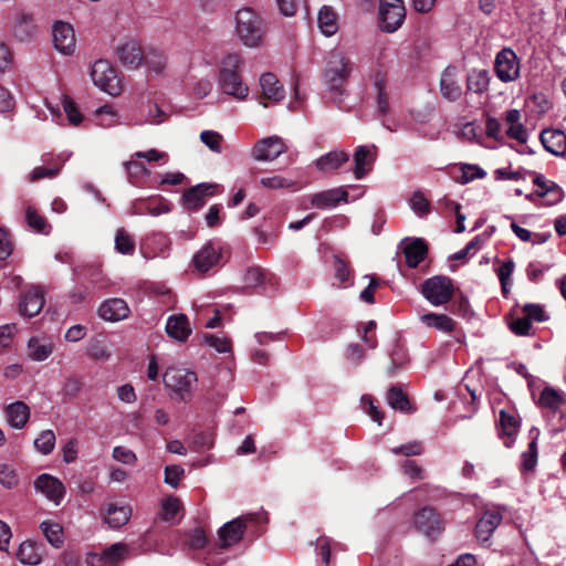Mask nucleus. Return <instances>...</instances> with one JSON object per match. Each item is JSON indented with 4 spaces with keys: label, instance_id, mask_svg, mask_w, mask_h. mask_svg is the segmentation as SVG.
<instances>
[{
    "label": "nucleus",
    "instance_id": "nucleus-24",
    "mask_svg": "<svg viewBox=\"0 0 566 566\" xmlns=\"http://www.w3.org/2000/svg\"><path fill=\"white\" fill-rule=\"evenodd\" d=\"M192 332L189 319L185 314L170 315L166 322L167 335L176 342L184 343Z\"/></svg>",
    "mask_w": 566,
    "mask_h": 566
},
{
    "label": "nucleus",
    "instance_id": "nucleus-12",
    "mask_svg": "<svg viewBox=\"0 0 566 566\" xmlns=\"http://www.w3.org/2000/svg\"><path fill=\"white\" fill-rule=\"evenodd\" d=\"M416 528L427 537L434 538L444 530L441 515L431 506H424L415 515Z\"/></svg>",
    "mask_w": 566,
    "mask_h": 566
},
{
    "label": "nucleus",
    "instance_id": "nucleus-44",
    "mask_svg": "<svg viewBox=\"0 0 566 566\" xmlns=\"http://www.w3.org/2000/svg\"><path fill=\"white\" fill-rule=\"evenodd\" d=\"M409 207L418 218H427L431 211V203L423 191L416 190L409 198Z\"/></svg>",
    "mask_w": 566,
    "mask_h": 566
},
{
    "label": "nucleus",
    "instance_id": "nucleus-27",
    "mask_svg": "<svg viewBox=\"0 0 566 566\" xmlns=\"http://www.w3.org/2000/svg\"><path fill=\"white\" fill-rule=\"evenodd\" d=\"M11 30L13 35L20 41L30 39L35 32L33 15L25 11L15 12Z\"/></svg>",
    "mask_w": 566,
    "mask_h": 566
},
{
    "label": "nucleus",
    "instance_id": "nucleus-47",
    "mask_svg": "<svg viewBox=\"0 0 566 566\" xmlns=\"http://www.w3.org/2000/svg\"><path fill=\"white\" fill-rule=\"evenodd\" d=\"M563 395L552 387H546L541 392L538 405L543 408L557 410L563 403Z\"/></svg>",
    "mask_w": 566,
    "mask_h": 566
},
{
    "label": "nucleus",
    "instance_id": "nucleus-7",
    "mask_svg": "<svg viewBox=\"0 0 566 566\" xmlns=\"http://www.w3.org/2000/svg\"><path fill=\"white\" fill-rule=\"evenodd\" d=\"M91 78L101 91L117 96L123 86L117 70L106 60H97L91 67Z\"/></svg>",
    "mask_w": 566,
    "mask_h": 566
},
{
    "label": "nucleus",
    "instance_id": "nucleus-9",
    "mask_svg": "<svg viewBox=\"0 0 566 566\" xmlns=\"http://www.w3.org/2000/svg\"><path fill=\"white\" fill-rule=\"evenodd\" d=\"M406 18V10L402 0H380L379 25L385 32L397 31Z\"/></svg>",
    "mask_w": 566,
    "mask_h": 566
},
{
    "label": "nucleus",
    "instance_id": "nucleus-22",
    "mask_svg": "<svg viewBox=\"0 0 566 566\" xmlns=\"http://www.w3.org/2000/svg\"><path fill=\"white\" fill-rule=\"evenodd\" d=\"M440 92L442 96L450 101H457L462 94V88L459 81V72L453 66H448L441 74Z\"/></svg>",
    "mask_w": 566,
    "mask_h": 566
},
{
    "label": "nucleus",
    "instance_id": "nucleus-45",
    "mask_svg": "<svg viewBox=\"0 0 566 566\" xmlns=\"http://www.w3.org/2000/svg\"><path fill=\"white\" fill-rule=\"evenodd\" d=\"M94 116L96 125L104 128H111L120 124L117 112L109 105L98 107Z\"/></svg>",
    "mask_w": 566,
    "mask_h": 566
},
{
    "label": "nucleus",
    "instance_id": "nucleus-54",
    "mask_svg": "<svg viewBox=\"0 0 566 566\" xmlns=\"http://www.w3.org/2000/svg\"><path fill=\"white\" fill-rule=\"evenodd\" d=\"M199 137L201 143L211 151L216 154L222 153L223 136L220 133L216 130H202Z\"/></svg>",
    "mask_w": 566,
    "mask_h": 566
},
{
    "label": "nucleus",
    "instance_id": "nucleus-46",
    "mask_svg": "<svg viewBox=\"0 0 566 566\" xmlns=\"http://www.w3.org/2000/svg\"><path fill=\"white\" fill-rule=\"evenodd\" d=\"M388 405L401 412H409L411 407L407 395L398 386L391 387L387 392Z\"/></svg>",
    "mask_w": 566,
    "mask_h": 566
},
{
    "label": "nucleus",
    "instance_id": "nucleus-4",
    "mask_svg": "<svg viewBox=\"0 0 566 566\" xmlns=\"http://www.w3.org/2000/svg\"><path fill=\"white\" fill-rule=\"evenodd\" d=\"M353 71V63L340 51L329 53L327 65L324 71V83L333 93L343 94V85L346 83Z\"/></svg>",
    "mask_w": 566,
    "mask_h": 566
},
{
    "label": "nucleus",
    "instance_id": "nucleus-39",
    "mask_svg": "<svg viewBox=\"0 0 566 566\" xmlns=\"http://www.w3.org/2000/svg\"><path fill=\"white\" fill-rule=\"evenodd\" d=\"M71 156H72L71 151H62V153L57 154L56 157H54L59 161L57 166H55V167H48V166L46 167L45 166L35 167L29 176V181L34 182L42 178H53V177L57 176L59 172L61 171L63 165L71 158Z\"/></svg>",
    "mask_w": 566,
    "mask_h": 566
},
{
    "label": "nucleus",
    "instance_id": "nucleus-63",
    "mask_svg": "<svg viewBox=\"0 0 566 566\" xmlns=\"http://www.w3.org/2000/svg\"><path fill=\"white\" fill-rule=\"evenodd\" d=\"M112 457L114 460L127 465H134L137 462L135 452L122 446H117L113 449Z\"/></svg>",
    "mask_w": 566,
    "mask_h": 566
},
{
    "label": "nucleus",
    "instance_id": "nucleus-30",
    "mask_svg": "<svg viewBox=\"0 0 566 566\" xmlns=\"http://www.w3.org/2000/svg\"><path fill=\"white\" fill-rule=\"evenodd\" d=\"M169 211L168 203L161 199H150L144 200L139 199L133 203L132 213L133 214H150L154 217L160 216L163 213H167Z\"/></svg>",
    "mask_w": 566,
    "mask_h": 566
},
{
    "label": "nucleus",
    "instance_id": "nucleus-57",
    "mask_svg": "<svg viewBox=\"0 0 566 566\" xmlns=\"http://www.w3.org/2000/svg\"><path fill=\"white\" fill-rule=\"evenodd\" d=\"M260 184L268 189H284L292 188L295 186V181L280 175H273L269 177H262Z\"/></svg>",
    "mask_w": 566,
    "mask_h": 566
},
{
    "label": "nucleus",
    "instance_id": "nucleus-19",
    "mask_svg": "<svg viewBox=\"0 0 566 566\" xmlns=\"http://www.w3.org/2000/svg\"><path fill=\"white\" fill-rule=\"evenodd\" d=\"M503 514L500 506H494L484 511L475 525V536L480 541H488L494 531L500 526Z\"/></svg>",
    "mask_w": 566,
    "mask_h": 566
},
{
    "label": "nucleus",
    "instance_id": "nucleus-50",
    "mask_svg": "<svg viewBox=\"0 0 566 566\" xmlns=\"http://www.w3.org/2000/svg\"><path fill=\"white\" fill-rule=\"evenodd\" d=\"M468 91L483 93L489 86V76L485 71H472L468 76Z\"/></svg>",
    "mask_w": 566,
    "mask_h": 566
},
{
    "label": "nucleus",
    "instance_id": "nucleus-11",
    "mask_svg": "<svg viewBox=\"0 0 566 566\" xmlns=\"http://www.w3.org/2000/svg\"><path fill=\"white\" fill-rule=\"evenodd\" d=\"M494 72L504 83L513 82L520 76V61L512 49L505 48L496 54Z\"/></svg>",
    "mask_w": 566,
    "mask_h": 566
},
{
    "label": "nucleus",
    "instance_id": "nucleus-62",
    "mask_svg": "<svg viewBox=\"0 0 566 566\" xmlns=\"http://www.w3.org/2000/svg\"><path fill=\"white\" fill-rule=\"evenodd\" d=\"M523 313L532 322H545L548 316L544 307L539 304L527 303L523 306Z\"/></svg>",
    "mask_w": 566,
    "mask_h": 566
},
{
    "label": "nucleus",
    "instance_id": "nucleus-51",
    "mask_svg": "<svg viewBox=\"0 0 566 566\" xmlns=\"http://www.w3.org/2000/svg\"><path fill=\"white\" fill-rule=\"evenodd\" d=\"M25 220L28 222V226L32 228L34 231L45 234L50 232L51 226L41 214L38 213V211L34 208H27Z\"/></svg>",
    "mask_w": 566,
    "mask_h": 566
},
{
    "label": "nucleus",
    "instance_id": "nucleus-60",
    "mask_svg": "<svg viewBox=\"0 0 566 566\" xmlns=\"http://www.w3.org/2000/svg\"><path fill=\"white\" fill-rule=\"evenodd\" d=\"M361 409L371 418L373 421L377 422L379 426L382 422L384 415L379 410L377 406L374 405V400L371 396L364 395L360 398Z\"/></svg>",
    "mask_w": 566,
    "mask_h": 566
},
{
    "label": "nucleus",
    "instance_id": "nucleus-25",
    "mask_svg": "<svg viewBox=\"0 0 566 566\" xmlns=\"http://www.w3.org/2000/svg\"><path fill=\"white\" fill-rule=\"evenodd\" d=\"M376 147L360 145L354 153V175L356 179L364 178L370 170L375 160Z\"/></svg>",
    "mask_w": 566,
    "mask_h": 566
},
{
    "label": "nucleus",
    "instance_id": "nucleus-17",
    "mask_svg": "<svg viewBox=\"0 0 566 566\" xmlns=\"http://www.w3.org/2000/svg\"><path fill=\"white\" fill-rule=\"evenodd\" d=\"M34 488L56 505L61 503L65 495L63 483L48 473H43L35 479Z\"/></svg>",
    "mask_w": 566,
    "mask_h": 566
},
{
    "label": "nucleus",
    "instance_id": "nucleus-28",
    "mask_svg": "<svg viewBox=\"0 0 566 566\" xmlns=\"http://www.w3.org/2000/svg\"><path fill=\"white\" fill-rule=\"evenodd\" d=\"M349 160V155L345 150H332L315 160V167L322 172H331L340 168Z\"/></svg>",
    "mask_w": 566,
    "mask_h": 566
},
{
    "label": "nucleus",
    "instance_id": "nucleus-59",
    "mask_svg": "<svg viewBox=\"0 0 566 566\" xmlns=\"http://www.w3.org/2000/svg\"><path fill=\"white\" fill-rule=\"evenodd\" d=\"M514 268L515 264L513 260H507L503 262L497 270V276L504 295L509 293V285L511 284V276L513 274Z\"/></svg>",
    "mask_w": 566,
    "mask_h": 566
},
{
    "label": "nucleus",
    "instance_id": "nucleus-38",
    "mask_svg": "<svg viewBox=\"0 0 566 566\" xmlns=\"http://www.w3.org/2000/svg\"><path fill=\"white\" fill-rule=\"evenodd\" d=\"M534 185L537 187L536 195L538 197L548 198V203L554 205L562 200V189L554 182L546 180L542 175L534 178Z\"/></svg>",
    "mask_w": 566,
    "mask_h": 566
},
{
    "label": "nucleus",
    "instance_id": "nucleus-29",
    "mask_svg": "<svg viewBox=\"0 0 566 566\" xmlns=\"http://www.w3.org/2000/svg\"><path fill=\"white\" fill-rule=\"evenodd\" d=\"M167 113L156 103L148 102L139 108V115L135 119L137 125H159L167 119Z\"/></svg>",
    "mask_w": 566,
    "mask_h": 566
},
{
    "label": "nucleus",
    "instance_id": "nucleus-43",
    "mask_svg": "<svg viewBox=\"0 0 566 566\" xmlns=\"http://www.w3.org/2000/svg\"><path fill=\"white\" fill-rule=\"evenodd\" d=\"M129 548L124 543H115L103 549L107 566H116L128 556Z\"/></svg>",
    "mask_w": 566,
    "mask_h": 566
},
{
    "label": "nucleus",
    "instance_id": "nucleus-14",
    "mask_svg": "<svg viewBox=\"0 0 566 566\" xmlns=\"http://www.w3.org/2000/svg\"><path fill=\"white\" fill-rule=\"evenodd\" d=\"M53 45L63 55H72L76 49V38L72 24L55 21L52 25Z\"/></svg>",
    "mask_w": 566,
    "mask_h": 566
},
{
    "label": "nucleus",
    "instance_id": "nucleus-26",
    "mask_svg": "<svg viewBox=\"0 0 566 566\" xmlns=\"http://www.w3.org/2000/svg\"><path fill=\"white\" fill-rule=\"evenodd\" d=\"M544 148L555 155L564 156L566 153V134L559 129H544L539 135Z\"/></svg>",
    "mask_w": 566,
    "mask_h": 566
},
{
    "label": "nucleus",
    "instance_id": "nucleus-10",
    "mask_svg": "<svg viewBox=\"0 0 566 566\" xmlns=\"http://www.w3.org/2000/svg\"><path fill=\"white\" fill-rule=\"evenodd\" d=\"M223 247L219 241L207 242L192 258L195 269L206 273L222 263Z\"/></svg>",
    "mask_w": 566,
    "mask_h": 566
},
{
    "label": "nucleus",
    "instance_id": "nucleus-6",
    "mask_svg": "<svg viewBox=\"0 0 566 566\" xmlns=\"http://www.w3.org/2000/svg\"><path fill=\"white\" fill-rule=\"evenodd\" d=\"M371 91L376 104L377 116L381 118L382 124L387 129L396 132V127H391L386 123V117L390 113V90L388 73L385 70L378 69L373 74Z\"/></svg>",
    "mask_w": 566,
    "mask_h": 566
},
{
    "label": "nucleus",
    "instance_id": "nucleus-15",
    "mask_svg": "<svg viewBox=\"0 0 566 566\" xmlns=\"http://www.w3.org/2000/svg\"><path fill=\"white\" fill-rule=\"evenodd\" d=\"M258 518V514H248L243 517H237L226 523L218 532L221 547L227 548L239 543L247 527L245 521H253Z\"/></svg>",
    "mask_w": 566,
    "mask_h": 566
},
{
    "label": "nucleus",
    "instance_id": "nucleus-41",
    "mask_svg": "<svg viewBox=\"0 0 566 566\" xmlns=\"http://www.w3.org/2000/svg\"><path fill=\"white\" fill-rule=\"evenodd\" d=\"M40 528L45 536L46 541L56 548H60L64 543V534L62 526L52 521H44L40 524Z\"/></svg>",
    "mask_w": 566,
    "mask_h": 566
},
{
    "label": "nucleus",
    "instance_id": "nucleus-13",
    "mask_svg": "<svg viewBox=\"0 0 566 566\" xmlns=\"http://www.w3.org/2000/svg\"><path fill=\"white\" fill-rule=\"evenodd\" d=\"M286 150L283 138L274 135L258 140L251 150V157L256 161H273Z\"/></svg>",
    "mask_w": 566,
    "mask_h": 566
},
{
    "label": "nucleus",
    "instance_id": "nucleus-61",
    "mask_svg": "<svg viewBox=\"0 0 566 566\" xmlns=\"http://www.w3.org/2000/svg\"><path fill=\"white\" fill-rule=\"evenodd\" d=\"M63 109L66 114L67 120L71 125L77 126L82 123V115L78 112L75 103L69 96H64L62 99Z\"/></svg>",
    "mask_w": 566,
    "mask_h": 566
},
{
    "label": "nucleus",
    "instance_id": "nucleus-42",
    "mask_svg": "<svg viewBox=\"0 0 566 566\" xmlns=\"http://www.w3.org/2000/svg\"><path fill=\"white\" fill-rule=\"evenodd\" d=\"M518 422L515 417L502 410L500 412V433L506 436L504 444L511 447L514 441V436L517 433Z\"/></svg>",
    "mask_w": 566,
    "mask_h": 566
},
{
    "label": "nucleus",
    "instance_id": "nucleus-23",
    "mask_svg": "<svg viewBox=\"0 0 566 566\" xmlns=\"http://www.w3.org/2000/svg\"><path fill=\"white\" fill-rule=\"evenodd\" d=\"M28 357L33 361H44L54 352V343L48 336H32L27 343Z\"/></svg>",
    "mask_w": 566,
    "mask_h": 566
},
{
    "label": "nucleus",
    "instance_id": "nucleus-48",
    "mask_svg": "<svg viewBox=\"0 0 566 566\" xmlns=\"http://www.w3.org/2000/svg\"><path fill=\"white\" fill-rule=\"evenodd\" d=\"M143 62L149 69V71L159 74L166 67L167 59L161 51L150 50L144 54Z\"/></svg>",
    "mask_w": 566,
    "mask_h": 566
},
{
    "label": "nucleus",
    "instance_id": "nucleus-52",
    "mask_svg": "<svg viewBox=\"0 0 566 566\" xmlns=\"http://www.w3.org/2000/svg\"><path fill=\"white\" fill-rule=\"evenodd\" d=\"M485 175V171L478 165L461 164L460 176L457 178V181L465 185L470 181H473L474 179L484 178Z\"/></svg>",
    "mask_w": 566,
    "mask_h": 566
},
{
    "label": "nucleus",
    "instance_id": "nucleus-49",
    "mask_svg": "<svg viewBox=\"0 0 566 566\" xmlns=\"http://www.w3.org/2000/svg\"><path fill=\"white\" fill-rule=\"evenodd\" d=\"M537 436L538 431H536L535 436L533 437L532 441L528 443L527 450L524 451L521 455L522 460V469L524 471H533L537 464Z\"/></svg>",
    "mask_w": 566,
    "mask_h": 566
},
{
    "label": "nucleus",
    "instance_id": "nucleus-32",
    "mask_svg": "<svg viewBox=\"0 0 566 566\" xmlns=\"http://www.w3.org/2000/svg\"><path fill=\"white\" fill-rule=\"evenodd\" d=\"M260 86L265 98L279 102L284 98L283 85L273 73H264L260 77Z\"/></svg>",
    "mask_w": 566,
    "mask_h": 566
},
{
    "label": "nucleus",
    "instance_id": "nucleus-64",
    "mask_svg": "<svg viewBox=\"0 0 566 566\" xmlns=\"http://www.w3.org/2000/svg\"><path fill=\"white\" fill-rule=\"evenodd\" d=\"M124 166L132 184H137L140 177L149 174L143 164L135 160L126 161Z\"/></svg>",
    "mask_w": 566,
    "mask_h": 566
},
{
    "label": "nucleus",
    "instance_id": "nucleus-34",
    "mask_svg": "<svg viewBox=\"0 0 566 566\" xmlns=\"http://www.w3.org/2000/svg\"><path fill=\"white\" fill-rule=\"evenodd\" d=\"M428 248L426 242L418 238L408 242L403 248L406 263L409 268H417L426 258Z\"/></svg>",
    "mask_w": 566,
    "mask_h": 566
},
{
    "label": "nucleus",
    "instance_id": "nucleus-8",
    "mask_svg": "<svg viewBox=\"0 0 566 566\" xmlns=\"http://www.w3.org/2000/svg\"><path fill=\"white\" fill-rule=\"evenodd\" d=\"M454 292L452 280L448 276L437 275L427 279L421 285L423 297L432 305L440 306L448 303Z\"/></svg>",
    "mask_w": 566,
    "mask_h": 566
},
{
    "label": "nucleus",
    "instance_id": "nucleus-5",
    "mask_svg": "<svg viewBox=\"0 0 566 566\" xmlns=\"http://www.w3.org/2000/svg\"><path fill=\"white\" fill-rule=\"evenodd\" d=\"M163 381L166 388L174 392L179 400L189 401L198 377L192 370L171 367L165 371Z\"/></svg>",
    "mask_w": 566,
    "mask_h": 566
},
{
    "label": "nucleus",
    "instance_id": "nucleus-31",
    "mask_svg": "<svg viewBox=\"0 0 566 566\" xmlns=\"http://www.w3.org/2000/svg\"><path fill=\"white\" fill-rule=\"evenodd\" d=\"M132 509L128 505H118L117 503H109L105 512V523L113 528L124 526L130 518Z\"/></svg>",
    "mask_w": 566,
    "mask_h": 566
},
{
    "label": "nucleus",
    "instance_id": "nucleus-3",
    "mask_svg": "<svg viewBox=\"0 0 566 566\" xmlns=\"http://www.w3.org/2000/svg\"><path fill=\"white\" fill-rule=\"evenodd\" d=\"M364 192V187L358 185L336 187L312 195L310 203L316 209H334L342 202L348 203L359 199Z\"/></svg>",
    "mask_w": 566,
    "mask_h": 566
},
{
    "label": "nucleus",
    "instance_id": "nucleus-40",
    "mask_svg": "<svg viewBox=\"0 0 566 566\" xmlns=\"http://www.w3.org/2000/svg\"><path fill=\"white\" fill-rule=\"evenodd\" d=\"M317 25L325 36H332L338 31L337 14L332 7L324 6L321 8Z\"/></svg>",
    "mask_w": 566,
    "mask_h": 566
},
{
    "label": "nucleus",
    "instance_id": "nucleus-36",
    "mask_svg": "<svg viewBox=\"0 0 566 566\" xmlns=\"http://www.w3.org/2000/svg\"><path fill=\"white\" fill-rule=\"evenodd\" d=\"M420 322L429 328L447 334L452 333L457 326V323L446 314H423L420 316Z\"/></svg>",
    "mask_w": 566,
    "mask_h": 566
},
{
    "label": "nucleus",
    "instance_id": "nucleus-18",
    "mask_svg": "<svg viewBox=\"0 0 566 566\" xmlns=\"http://www.w3.org/2000/svg\"><path fill=\"white\" fill-rule=\"evenodd\" d=\"M44 306V293L40 286L29 287L19 302V312L25 317L36 316Z\"/></svg>",
    "mask_w": 566,
    "mask_h": 566
},
{
    "label": "nucleus",
    "instance_id": "nucleus-37",
    "mask_svg": "<svg viewBox=\"0 0 566 566\" xmlns=\"http://www.w3.org/2000/svg\"><path fill=\"white\" fill-rule=\"evenodd\" d=\"M15 555L21 564L28 566H36L42 560L41 547L31 541L21 543Z\"/></svg>",
    "mask_w": 566,
    "mask_h": 566
},
{
    "label": "nucleus",
    "instance_id": "nucleus-20",
    "mask_svg": "<svg viewBox=\"0 0 566 566\" xmlns=\"http://www.w3.org/2000/svg\"><path fill=\"white\" fill-rule=\"evenodd\" d=\"M98 314L104 321L119 322L129 316L130 308L123 298L113 297L101 304Z\"/></svg>",
    "mask_w": 566,
    "mask_h": 566
},
{
    "label": "nucleus",
    "instance_id": "nucleus-1",
    "mask_svg": "<svg viewBox=\"0 0 566 566\" xmlns=\"http://www.w3.org/2000/svg\"><path fill=\"white\" fill-rule=\"evenodd\" d=\"M244 59L240 53L230 52L224 54L218 63L217 83L220 91L237 101H245L250 88L244 82L242 70Z\"/></svg>",
    "mask_w": 566,
    "mask_h": 566
},
{
    "label": "nucleus",
    "instance_id": "nucleus-53",
    "mask_svg": "<svg viewBox=\"0 0 566 566\" xmlns=\"http://www.w3.org/2000/svg\"><path fill=\"white\" fill-rule=\"evenodd\" d=\"M55 433L52 430H44L34 440L35 449L44 455L50 454L55 447Z\"/></svg>",
    "mask_w": 566,
    "mask_h": 566
},
{
    "label": "nucleus",
    "instance_id": "nucleus-58",
    "mask_svg": "<svg viewBox=\"0 0 566 566\" xmlns=\"http://www.w3.org/2000/svg\"><path fill=\"white\" fill-rule=\"evenodd\" d=\"M333 269L335 272V279L339 281L340 284L349 283L352 277V270L348 263L342 259L339 255H334L333 258Z\"/></svg>",
    "mask_w": 566,
    "mask_h": 566
},
{
    "label": "nucleus",
    "instance_id": "nucleus-35",
    "mask_svg": "<svg viewBox=\"0 0 566 566\" xmlns=\"http://www.w3.org/2000/svg\"><path fill=\"white\" fill-rule=\"evenodd\" d=\"M7 419L11 427L21 429L30 418V408L23 401H15L6 408Z\"/></svg>",
    "mask_w": 566,
    "mask_h": 566
},
{
    "label": "nucleus",
    "instance_id": "nucleus-21",
    "mask_svg": "<svg viewBox=\"0 0 566 566\" xmlns=\"http://www.w3.org/2000/svg\"><path fill=\"white\" fill-rule=\"evenodd\" d=\"M117 56L120 63L130 70H135L143 63L144 54L140 45L135 40H127L117 46Z\"/></svg>",
    "mask_w": 566,
    "mask_h": 566
},
{
    "label": "nucleus",
    "instance_id": "nucleus-56",
    "mask_svg": "<svg viewBox=\"0 0 566 566\" xmlns=\"http://www.w3.org/2000/svg\"><path fill=\"white\" fill-rule=\"evenodd\" d=\"M266 272L260 266H250L243 275L245 287H256L265 282Z\"/></svg>",
    "mask_w": 566,
    "mask_h": 566
},
{
    "label": "nucleus",
    "instance_id": "nucleus-33",
    "mask_svg": "<svg viewBox=\"0 0 566 566\" xmlns=\"http://www.w3.org/2000/svg\"><path fill=\"white\" fill-rule=\"evenodd\" d=\"M213 186L201 184L188 189L184 193V205L188 210H198L205 205L206 196L211 193Z\"/></svg>",
    "mask_w": 566,
    "mask_h": 566
},
{
    "label": "nucleus",
    "instance_id": "nucleus-55",
    "mask_svg": "<svg viewBox=\"0 0 566 566\" xmlns=\"http://www.w3.org/2000/svg\"><path fill=\"white\" fill-rule=\"evenodd\" d=\"M115 249L117 252L128 255L133 254L135 251V242L124 229H119L116 232Z\"/></svg>",
    "mask_w": 566,
    "mask_h": 566
},
{
    "label": "nucleus",
    "instance_id": "nucleus-2",
    "mask_svg": "<svg viewBox=\"0 0 566 566\" xmlns=\"http://www.w3.org/2000/svg\"><path fill=\"white\" fill-rule=\"evenodd\" d=\"M235 33L244 46L258 48L265 34L263 20L251 8H242L235 14Z\"/></svg>",
    "mask_w": 566,
    "mask_h": 566
},
{
    "label": "nucleus",
    "instance_id": "nucleus-16",
    "mask_svg": "<svg viewBox=\"0 0 566 566\" xmlns=\"http://www.w3.org/2000/svg\"><path fill=\"white\" fill-rule=\"evenodd\" d=\"M505 126L504 134L507 138L525 144L528 140V132L522 123V112L516 108L509 109L503 115Z\"/></svg>",
    "mask_w": 566,
    "mask_h": 566
}]
</instances>
